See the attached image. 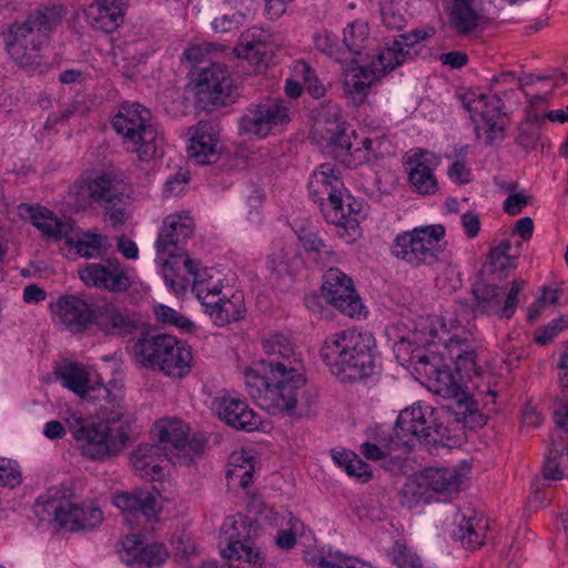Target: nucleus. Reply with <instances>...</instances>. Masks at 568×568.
<instances>
[{"instance_id":"obj_1","label":"nucleus","mask_w":568,"mask_h":568,"mask_svg":"<svg viewBox=\"0 0 568 568\" xmlns=\"http://www.w3.org/2000/svg\"><path fill=\"white\" fill-rule=\"evenodd\" d=\"M277 364L271 373L245 372V386L255 403L272 415L302 416L311 405L302 362Z\"/></svg>"},{"instance_id":"obj_2","label":"nucleus","mask_w":568,"mask_h":568,"mask_svg":"<svg viewBox=\"0 0 568 568\" xmlns=\"http://www.w3.org/2000/svg\"><path fill=\"white\" fill-rule=\"evenodd\" d=\"M64 13L63 6H42L8 27L3 33L6 51L14 64L30 69L42 63L43 49Z\"/></svg>"},{"instance_id":"obj_3","label":"nucleus","mask_w":568,"mask_h":568,"mask_svg":"<svg viewBox=\"0 0 568 568\" xmlns=\"http://www.w3.org/2000/svg\"><path fill=\"white\" fill-rule=\"evenodd\" d=\"M375 337L372 333L345 329L326 336L320 351L329 372L342 382L372 375L375 367Z\"/></svg>"},{"instance_id":"obj_4","label":"nucleus","mask_w":568,"mask_h":568,"mask_svg":"<svg viewBox=\"0 0 568 568\" xmlns=\"http://www.w3.org/2000/svg\"><path fill=\"white\" fill-rule=\"evenodd\" d=\"M308 193L318 203L326 222L345 229L357 226L358 212L349 203L345 204L346 189L334 164L323 163L316 168L308 182Z\"/></svg>"},{"instance_id":"obj_5","label":"nucleus","mask_w":568,"mask_h":568,"mask_svg":"<svg viewBox=\"0 0 568 568\" xmlns=\"http://www.w3.org/2000/svg\"><path fill=\"white\" fill-rule=\"evenodd\" d=\"M65 423L81 454L90 459L116 454L129 443V422L111 426L80 413H71Z\"/></svg>"},{"instance_id":"obj_6","label":"nucleus","mask_w":568,"mask_h":568,"mask_svg":"<svg viewBox=\"0 0 568 568\" xmlns=\"http://www.w3.org/2000/svg\"><path fill=\"white\" fill-rule=\"evenodd\" d=\"M134 358L144 367L158 368L171 378H183L192 367L191 347L168 334L139 338L132 346Z\"/></svg>"},{"instance_id":"obj_7","label":"nucleus","mask_w":568,"mask_h":568,"mask_svg":"<svg viewBox=\"0 0 568 568\" xmlns=\"http://www.w3.org/2000/svg\"><path fill=\"white\" fill-rule=\"evenodd\" d=\"M112 126L124 150L135 153L139 161L148 162L155 155L158 131L149 109L140 103H123L112 118Z\"/></svg>"},{"instance_id":"obj_8","label":"nucleus","mask_w":568,"mask_h":568,"mask_svg":"<svg viewBox=\"0 0 568 568\" xmlns=\"http://www.w3.org/2000/svg\"><path fill=\"white\" fill-rule=\"evenodd\" d=\"M445 229L439 224L398 233L390 246L392 255L413 266L433 265L445 248Z\"/></svg>"},{"instance_id":"obj_9","label":"nucleus","mask_w":568,"mask_h":568,"mask_svg":"<svg viewBox=\"0 0 568 568\" xmlns=\"http://www.w3.org/2000/svg\"><path fill=\"white\" fill-rule=\"evenodd\" d=\"M426 344H442L455 357L456 371L467 376L476 373L477 352L474 334L458 318L448 316L437 320L428 327Z\"/></svg>"},{"instance_id":"obj_10","label":"nucleus","mask_w":568,"mask_h":568,"mask_svg":"<svg viewBox=\"0 0 568 568\" xmlns=\"http://www.w3.org/2000/svg\"><path fill=\"white\" fill-rule=\"evenodd\" d=\"M327 110L328 118H325V123L332 124L334 129L331 131L333 135L329 138L335 143L334 155L345 166L355 169L371 161L373 158L379 159L384 155V145L387 144V140L384 138H363L358 139L354 136V141H349V138L341 131V108L337 104H327L318 113V122L323 115V111Z\"/></svg>"},{"instance_id":"obj_11","label":"nucleus","mask_w":568,"mask_h":568,"mask_svg":"<svg viewBox=\"0 0 568 568\" xmlns=\"http://www.w3.org/2000/svg\"><path fill=\"white\" fill-rule=\"evenodd\" d=\"M287 104L266 99L247 105L237 120V133L247 141H261L283 132L290 123Z\"/></svg>"},{"instance_id":"obj_12","label":"nucleus","mask_w":568,"mask_h":568,"mask_svg":"<svg viewBox=\"0 0 568 568\" xmlns=\"http://www.w3.org/2000/svg\"><path fill=\"white\" fill-rule=\"evenodd\" d=\"M253 520L236 514L221 526L220 552L229 560L243 561L250 568H263L266 556L251 536Z\"/></svg>"},{"instance_id":"obj_13","label":"nucleus","mask_w":568,"mask_h":568,"mask_svg":"<svg viewBox=\"0 0 568 568\" xmlns=\"http://www.w3.org/2000/svg\"><path fill=\"white\" fill-rule=\"evenodd\" d=\"M415 369L427 378L428 388L444 398L456 399L459 405H465V412L473 413L476 409L475 402L465 394L464 381L460 373L440 364V358L435 355L416 352L410 357Z\"/></svg>"},{"instance_id":"obj_14","label":"nucleus","mask_w":568,"mask_h":568,"mask_svg":"<svg viewBox=\"0 0 568 568\" xmlns=\"http://www.w3.org/2000/svg\"><path fill=\"white\" fill-rule=\"evenodd\" d=\"M130 462L138 476L154 481L146 497L172 494L173 483L164 478V470L170 463H187L182 456L170 455L161 445L148 443L140 444L131 452Z\"/></svg>"},{"instance_id":"obj_15","label":"nucleus","mask_w":568,"mask_h":568,"mask_svg":"<svg viewBox=\"0 0 568 568\" xmlns=\"http://www.w3.org/2000/svg\"><path fill=\"white\" fill-rule=\"evenodd\" d=\"M72 194L79 206L95 203L103 209L122 204L129 196L126 183L118 175L106 172L83 174L72 186Z\"/></svg>"},{"instance_id":"obj_16","label":"nucleus","mask_w":568,"mask_h":568,"mask_svg":"<svg viewBox=\"0 0 568 568\" xmlns=\"http://www.w3.org/2000/svg\"><path fill=\"white\" fill-rule=\"evenodd\" d=\"M464 105L470 114L478 138L491 143L505 129L504 103L496 93H469L464 98Z\"/></svg>"},{"instance_id":"obj_17","label":"nucleus","mask_w":568,"mask_h":568,"mask_svg":"<svg viewBox=\"0 0 568 568\" xmlns=\"http://www.w3.org/2000/svg\"><path fill=\"white\" fill-rule=\"evenodd\" d=\"M525 287L524 280H514L508 292L495 284L478 285L473 290L475 308L487 315L511 318L519 303V293Z\"/></svg>"},{"instance_id":"obj_18","label":"nucleus","mask_w":568,"mask_h":568,"mask_svg":"<svg viewBox=\"0 0 568 568\" xmlns=\"http://www.w3.org/2000/svg\"><path fill=\"white\" fill-rule=\"evenodd\" d=\"M322 294L325 301L349 317H359L363 304L353 281L337 267H329L323 276Z\"/></svg>"},{"instance_id":"obj_19","label":"nucleus","mask_w":568,"mask_h":568,"mask_svg":"<svg viewBox=\"0 0 568 568\" xmlns=\"http://www.w3.org/2000/svg\"><path fill=\"white\" fill-rule=\"evenodd\" d=\"M426 37H428L426 31L414 30L387 39L377 49L375 54H369V59L365 62H368L369 67L376 70L379 77H383L387 72L402 65L406 61L410 49Z\"/></svg>"},{"instance_id":"obj_20","label":"nucleus","mask_w":568,"mask_h":568,"mask_svg":"<svg viewBox=\"0 0 568 568\" xmlns=\"http://www.w3.org/2000/svg\"><path fill=\"white\" fill-rule=\"evenodd\" d=\"M439 162V158L433 152L422 149L409 151L405 160V170L413 192L426 196L438 191L434 171Z\"/></svg>"},{"instance_id":"obj_21","label":"nucleus","mask_w":568,"mask_h":568,"mask_svg":"<svg viewBox=\"0 0 568 568\" xmlns=\"http://www.w3.org/2000/svg\"><path fill=\"white\" fill-rule=\"evenodd\" d=\"M433 408L414 404L403 409L394 428L395 439L407 448L414 446L415 440H427L433 429Z\"/></svg>"},{"instance_id":"obj_22","label":"nucleus","mask_w":568,"mask_h":568,"mask_svg":"<svg viewBox=\"0 0 568 568\" xmlns=\"http://www.w3.org/2000/svg\"><path fill=\"white\" fill-rule=\"evenodd\" d=\"M79 276L87 286L115 293L125 292L131 286L126 270L116 258H108L104 263H87L79 270Z\"/></svg>"},{"instance_id":"obj_23","label":"nucleus","mask_w":568,"mask_h":568,"mask_svg":"<svg viewBox=\"0 0 568 568\" xmlns=\"http://www.w3.org/2000/svg\"><path fill=\"white\" fill-rule=\"evenodd\" d=\"M212 409L226 425L244 432H254L262 426V419L247 403L240 397L226 393L216 396Z\"/></svg>"},{"instance_id":"obj_24","label":"nucleus","mask_w":568,"mask_h":568,"mask_svg":"<svg viewBox=\"0 0 568 568\" xmlns=\"http://www.w3.org/2000/svg\"><path fill=\"white\" fill-rule=\"evenodd\" d=\"M187 153L196 164L205 165L217 159L221 150L220 125L211 120L199 121L189 130Z\"/></svg>"},{"instance_id":"obj_25","label":"nucleus","mask_w":568,"mask_h":568,"mask_svg":"<svg viewBox=\"0 0 568 568\" xmlns=\"http://www.w3.org/2000/svg\"><path fill=\"white\" fill-rule=\"evenodd\" d=\"M195 224L189 212L168 215L160 229L155 247L158 254H171L184 244L194 233Z\"/></svg>"},{"instance_id":"obj_26","label":"nucleus","mask_w":568,"mask_h":568,"mask_svg":"<svg viewBox=\"0 0 568 568\" xmlns=\"http://www.w3.org/2000/svg\"><path fill=\"white\" fill-rule=\"evenodd\" d=\"M52 313L70 332L81 333L94 322L95 310L85 300L73 295L61 296L53 305Z\"/></svg>"},{"instance_id":"obj_27","label":"nucleus","mask_w":568,"mask_h":568,"mask_svg":"<svg viewBox=\"0 0 568 568\" xmlns=\"http://www.w3.org/2000/svg\"><path fill=\"white\" fill-rule=\"evenodd\" d=\"M55 501L57 499H43L42 501L37 500L36 514L40 516L39 508H43V510L48 511L53 509L55 524L69 531L92 529L103 520V515L100 508H90L88 518L79 519L77 517L79 515L77 511V504L67 501L63 505H54Z\"/></svg>"},{"instance_id":"obj_28","label":"nucleus","mask_w":568,"mask_h":568,"mask_svg":"<svg viewBox=\"0 0 568 568\" xmlns=\"http://www.w3.org/2000/svg\"><path fill=\"white\" fill-rule=\"evenodd\" d=\"M120 556L128 565L151 568L161 565L166 559L168 551L161 544H145L140 535L131 534L122 540Z\"/></svg>"},{"instance_id":"obj_29","label":"nucleus","mask_w":568,"mask_h":568,"mask_svg":"<svg viewBox=\"0 0 568 568\" xmlns=\"http://www.w3.org/2000/svg\"><path fill=\"white\" fill-rule=\"evenodd\" d=\"M204 313L216 326H225L241 320L245 314L244 294L226 287L225 292L203 305Z\"/></svg>"},{"instance_id":"obj_30","label":"nucleus","mask_w":568,"mask_h":568,"mask_svg":"<svg viewBox=\"0 0 568 568\" xmlns=\"http://www.w3.org/2000/svg\"><path fill=\"white\" fill-rule=\"evenodd\" d=\"M271 33L258 27L247 29L241 34L234 51L236 57L246 60L254 72H261L267 64Z\"/></svg>"},{"instance_id":"obj_31","label":"nucleus","mask_w":568,"mask_h":568,"mask_svg":"<svg viewBox=\"0 0 568 568\" xmlns=\"http://www.w3.org/2000/svg\"><path fill=\"white\" fill-rule=\"evenodd\" d=\"M57 379L68 389L72 390L80 397L92 400V396L98 393V387L102 386L100 376L84 366L68 363L61 365L55 371Z\"/></svg>"},{"instance_id":"obj_32","label":"nucleus","mask_w":568,"mask_h":568,"mask_svg":"<svg viewBox=\"0 0 568 568\" xmlns=\"http://www.w3.org/2000/svg\"><path fill=\"white\" fill-rule=\"evenodd\" d=\"M18 214L22 220L29 221L43 236L54 240H64L71 230L72 220H59L50 210L40 205L22 203L18 206Z\"/></svg>"},{"instance_id":"obj_33","label":"nucleus","mask_w":568,"mask_h":568,"mask_svg":"<svg viewBox=\"0 0 568 568\" xmlns=\"http://www.w3.org/2000/svg\"><path fill=\"white\" fill-rule=\"evenodd\" d=\"M230 87L229 72L220 63H212L210 67L203 68L194 80V91L199 99L213 104L222 100Z\"/></svg>"},{"instance_id":"obj_34","label":"nucleus","mask_w":568,"mask_h":568,"mask_svg":"<svg viewBox=\"0 0 568 568\" xmlns=\"http://www.w3.org/2000/svg\"><path fill=\"white\" fill-rule=\"evenodd\" d=\"M189 427L176 417L159 419L151 430L153 439L158 440L156 445H161L170 455L180 456V452H184L192 447L187 440Z\"/></svg>"},{"instance_id":"obj_35","label":"nucleus","mask_w":568,"mask_h":568,"mask_svg":"<svg viewBox=\"0 0 568 568\" xmlns=\"http://www.w3.org/2000/svg\"><path fill=\"white\" fill-rule=\"evenodd\" d=\"M98 393L92 396L93 403H99L100 410L105 418L108 425L114 426L119 423L123 424L129 422V433L131 432L132 416L129 414L124 405V392L121 386L115 384L104 385L98 387Z\"/></svg>"},{"instance_id":"obj_36","label":"nucleus","mask_w":568,"mask_h":568,"mask_svg":"<svg viewBox=\"0 0 568 568\" xmlns=\"http://www.w3.org/2000/svg\"><path fill=\"white\" fill-rule=\"evenodd\" d=\"M126 0H94L85 10L87 22L103 32H113L123 21Z\"/></svg>"},{"instance_id":"obj_37","label":"nucleus","mask_w":568,"mask_h":568,"mask_svg":"<svg viewBox=\"0 0 568 568\" xmlns=\"http://www.w3.org/2000/svg\"><path fill=\"white\" fill-rule=\"evenodd\" d=\"M379 78L368 62L363 65L349 67L343 71V90L347 99L358 106L366 101L372 85Z\"/></svg>"},{"instance_id":"obj_38","label":"nucleus","mask_w":568,"mask_h":568,"mask_svg":"<svg viewBox=\"0 0 568 568\" xmlns=\"http://www.w3.org/2000/svg\"><path fill=\"white\" fill-rule=\"evenodd\" d=\"M262 347L270 358L260 361L254 367L245 372H256L261 375L268 374L273 366L277 364L290 363V366H292L293 362H302L295 356L292 343L282 334H271L264 337L262 339Z\"/></svg>"},{"instance_id":"obj_39","label":"nucleus","mask_w":568,"mask_h":568,"mask_svg":"<svg viewBox=\"0 0 568 568\" xmlns=\"http://www.w3.org/2000/svg\"><path fill=\"white\" fill-rule=\"evenodd\" d=\"M448 19L458 34L474 33L485 20L481 0H450Z\"/></svg>"},{"instance_id":"obj_40","label":"nucleus","mask_w":568,"mask_h":568,"mask_svg":"<svg viewBox=\"0 0 568 568\" xmlns=\"http://www.w3.org/2000/svg\"><path fill=\"white\" fill-rule=\"evenodd\" d=\"M166 255L162 267L165 284L175 293L182 292L192 283L199 263L184 252Z\"/></svg>"},{"instance_id":"obj_41","label":"nucleus","mask_w":568,"mask_h":568,"mask_svg":"<svg viewBox=\"0 0 568 568\" xmlns=\"http://www.w3.org/2000/svg\"><path fill=\"white\" fill-rule=\"evenodd\" d=\"M94 322L106 335L122 336L136 328L135 321L125 311L112 303H106L95 310Z\"/></svg>"},{"instance_id":"obj_42","label":"nucleus","mask_w":568,"mask_h":568,"mask_svg":"<svg viewBox=\"0 0 568 568\" xmlns=\"http://www.w3.org/2000/svg\"><path fill=\"white\" fill-rule=\"evenodd\" d=\"M163 499H112V503L123 514V520L131 527L140 525L143 518L153 524L160 519Z\"/></svg>"},{"instance_id":"obj_43","label":"nucleus","mask_w":568,"mask_h":568,"mask_svg":"<svg viewBox=\"0 0 568 568\" xmlns=\"http://www.w3.org/2000/svg\"><path fill=\"white\" fill-rule=\"evenodd\" d=\"M372 39L368 23L364 20L349 22L343 31V47L346 50L347 62L359 63L369 59L367 51Z\"/></svg>"},{"instance_id":"obj_44","label":"nucleus","mask_w":568,"mask_h":568,"mask_svg":"<svg viewBox=\"0 0 568 568\" xmlns=\"http://www.w3.org/2000/svg\"><path fill=\"white\" fill-rule=\"evenodd\" d=\"M467 470V467L464 473L448 468L426 469L420 476L419 486H425L428 490L436 494H455L459 491Z\"/></svg>"},{"instance_id":"obj_45","label":"nucleus","mask_w":568,"mask_h":568,"mask_svg":"<svg viewBox=\"0 0 568 568\" xmlns=\"http://www.w3.org/2000/svg\"><path fill=\"white\" fill-rule=\"evenodd\" d=\"M253 456L250 450L240 449L233 452L226 466V479L230 489L236 487L245 489L253 478Z\"/></svg>"},{"instance_id":"obj_46","label":"nucleus","mask_w":568,"mask_h":568,"mask_svg":"<svg viewBox=\"0 0 568 568\" xmlns=\"http://www.w3.org/2000/svg\"><path fill=\"white\" fill-rule=\"evenodd\" d=\"M457 525L452 531L454 539L459 540L467 548H476L483 544L485 537V520L474 511L462 514L456 518Z\"/></svg>"},{"instance_id":"obj_47","label":"nucleus","mask_w":568,"mask_h":568,"mask_svg":"<svg viewBox=\"0 0 568 568\" xmlns=\"http://www.w3.org/2000/svg\"><path fill=\"white\" fill-rule=\"evenodd\" d=\"M64 240L67 245L75 251L77 255L85 258L99 256L108 243L106 237L98 233L83 232L80 234L73 222Z\"/></svg>"},{"instance_id":"obj_48","label":"nucleus","mask_w":568,"mask_h":568,"mask_svg":"<svg viewBox=\"0 0 568 568\" xmlns=\"http://www.w3.org/2000/svg\"><path fill=\"white\" fill-rule=\"evenodd\" d=\"M227 286L223 284L222 275L210 268H201L200 265L192 280V290L203 306L213 297L225 292Z\"/></svg>"},{"instance_id":"obj_49","label":"nucleus","mask_w":568,"mask_h":568,"mask_svg":"<svg viewBox=\"0 0 568 568\" xmlns=\"http://www.w3.org/2000/svg\"><path fill=\"white\" fill-rule=\"evenodd\" d=\"M333 460L344 469V471L359 481H367L372 477V470L357 454L351 450H341L332 453Z\"/></svg>"},{"instance_id":"obj_50","label":"nucleus","mask_w":568,"mask_h":568,"mask_svg":"<svg viewBox=\"0 0 568 568\" xmlns=\"http://www.w3.org/2000/svg\"><path fill=\"white\" fill-rule=\"evenodd\" d=\"M315 48L339 63H347L346 50L335 34L321 31L314 34Z\"/></svg>"},{"instance_id":"obj_51","label":"nucleus","mask_w":568,"mask_h":568,"mask_svg":"<svg viewBox=\"0 0 568 568\" xmlns=\"http://www.w3.org/2000/svg\"><path fill=\"white\" fill-rule=\"evenodd\" d=\"M387 554L397 568H424L420 557L403 542L396 541Z\"/></svg>"},{"instance_id":"obj_52","label":"nucleus","mask_w":568,"mask_h":568,"mask_svg":"<svg viewBox=\"0 0 568 568\" xmlns=\"http://www.w3.org/2000/svg\"><path fill=\"white\" fill-rule=\"evenodd\" d=\"M154 314L158 322L163 325L174 326L183 332H189L193 327V323L186 316L166 305H156Z\"/></svg>"},{"instance_id":"obj_53","label":"nucleus","mask_w":568,"mask_h":568,"mask_svg":"<svg viewBox=\"0 0 568 568\" xmlns=\"http://www.w3.org/2000/svg\"><path fill=\"white\" fill-rule=\"evenodd\" d=\"M568 468V459L558 449H550L545 465L544 476L546 479L559 480L564 478Z\"/></svg>"},{"instance_id":"obj_54","label":"nucleus","mask_w":568,"mask_h":568,"mask_svg":"<svg viewBox=\"0 0 568 568\" xmlns=\"http://www.w3.org/2000/svg\"><path fill=\"white\" fill-rule=\"evenodd\" d=\"M540 121L527 120L519 126V133L516 138V143L527 150H534L540 140Z\"/></svg>"},{"instance_id":"obj_55","label":"nucleus","mask_w":568,"mask_h":568,"mask_svg":"<svg viewBox=\"0 0 568 568\" xmlns=\"http://www.w3.org/2000/svg\"><path fill=\"white\" fill-rule=\"evenodd\" d=\"M22 483L19 464L10 458L0 457V485L14 488Z\"/></svg>"},{"instance_id":"obj_56","label":"nucleus","mask_w":568,"mask_h":568,"mask_svg":"<svg viewBox=\"0 0 568 568\" xmlns=\"http://www.w3.org/2000/svg\"><path fill=\"white\" fill-rule=\"evenodd\" d=\"M568 328V315H561L560 317L551 321L544 327H539L535 332V342L540 345H545L559 335L560 332Z\"/></svg>"},{"instance_id":"obj_57","label":"nucleus","mask_w":568,"mask_h":568,"mask_svg":"<svg viewBox=\"0 0 568 568\" xmlns=\"http://www.w3.org/2000/svg\"><path fill=\"white\" fill-rule=\"evenodd\" d=\"M352 507L359 518L371 520H381L383 518V509L378 499H354Z\"/></svg>"},{"instance_id":"obj_58","label":"nucleus","mask_w":568,"mask_h":568,"mask_svg":"<svg viewBox=\"0 0 568 568\" xmlns=\"http://www.w3.org/2000/svg\"><path fill=\"white\" fill-rule=\"evenodd\" d=\"M295 262V256L284 251L273 254L270 260L272 272L280 277L286 275L292 276L294 273Z\"/></svg>"},{"instance_id":"obj_59","label":"nucleus","mask_w":568,"mask_h":568,"mask_svg":"<svg viewBox=\"0 0 568 568\" xmlns=\"http://www.w3.org/2000/svg\"><path fill=\"white\" fill-rule=\"evenodd\" d=\"M316 565L321 568H371L357 559L341 555H329L328 557L321 556L318 557Z\"/></svg>"},{"instance_id":"obj_60","label":"nucleus","mask_w":568,"mask_h":568,"mask_svg":"<svg viewBox=\"0 0 568 568\" xmlns=\"http://www.w3.org/2000/svg\"><path fill=\"white\" fill-rule=\"evenodd\" d=\"M310 258L316 263L321 267H333V265L338 264L341 262V257L338 253L334 250V247L329 244L323 242L321 244V248H316L312 254L308 255Z\"/></svg>"},{"instance_id":"obj_61","label":"nucleus","mask_w":568,"mask_h":568,"mask_svg":"<svg viewBox=\"0 0 568 568\" xmlns=\"http://www.w3.org/2000/svg\"><path fill=\"white\" fill-rule=\"evenodd\" d=\"M287 524L290 527L287 529H280L275 538L276 545L286 550L292 549L295 546L296 532L302 525L301 521L292 515H290Z\"/></svg>"},{"instance_id":"obj_62","label":"nucleus","mask_w":568,"mask_h":568,"mask_svg":"<svg viewBox=\"0 0 568 568\" xmlns=\"http://www.w3.org/2000/svg\"><path fill=\"white\" fill-rule=\"evenodd\" d=\"M221 47L213 43V42H200L191 44L185 51L184 55L185 58L194 63L203 62L204 60L209 59L210 55L220 50Z\"/></svg>"},{"instance_id":"obj_63","label":"nucleus","mask_w":568,"mask_h":568,"mask_svg":"<svg viewBox=\"0 0 568 568\" xmlns=\"http://www.w3.org/2000/svg\"><path fill=\"white\" fill-rule=\"evenodd\" d=\"M82 494V481L79 479L64 480L48 490V497H74Z\"/></svg>"},{"instance_id":"obj_64","label":"nucleus","mask_w":568,"mask_h":568,"mask_svg":"<svg viewBox=\"0 0 568 568\" xmlns=\"http://www.w3.org/2000/svg\"><path fill=\"white\" fill-rule=\"evenodd\" d=\"M382 22L388 29H399L404 24L403 16L394 9L392 1H385L381 4Z\"/></svg>"}]
</instances>
